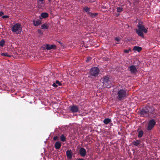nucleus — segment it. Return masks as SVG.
Listing matches in <instances>:
<instances>
[{"label":"nucleus","mask_w":160,"mask_h":160,"mask_svg":"<svg viewBox=\"0 0 160 160\" xmlns=\"http://www.w3.org/2000/svg\"><path fill=\"white\" fill-rule=\"evenodd\" d=\"M123 8L122 7H118L117 8V11L118 12H120L123 11Z\"/></svg>","instance_id":"nucleus-23"},{"label":"nucleus","mask_w":160,"mask_h":160,"mask_svg":"<svg viewBox=\"0 0 160 160\" xmlns=\"http://www.w3.org/2000/svg\"><path fill=\"white\" fill-rule=\"evenodd\" d=\"M88 14L89 16H91L92 18L95 17L97 15V13H92L90 12H88Z\"/></svg>","instance_id":"nucleus-19"},{"label":"nucleus","mask_w":160,"mask_h":160,"mask_svg":"<svg viewBox=\"0 0 160 160\" xmlns=\"http://www.w3.org/2000/svg\"><path fill=\"white\" fill-rule=\"evenodd\" d=\"M90 60V58H87V59L86 60V62H88Z\"/></svg>","instance_id":"nucleus-36"},{"label":"nucleus","mask_w":160,"mask_h":160,"mask_svg":"<svg viewBox=\"0 0 160 160\" xmlns=\"http://www.w3.org/2000/svg\"><path fill=\"white\" fill-rule=\"evenodd\" d=\"M11 30L13 32L17 34H20L22 32V28L20 24L16 23L12 26Z\"/></svg>","instance_id":"nucleus-3"},{"label":"nucleus","mask_w":160,"mask_h":160,"mask_svg":"<svg viewBox=\"0 0 160 160\" xmlns=\"http://www.w3.org/2000/svg\"><path fill=\"white\" fill-rule=\"evenodd\" d=\"M84 9L86 12H88L89 11V8H88V7H85L84 8Z\"/></svg>","instance_id":"nucleus-28"},{"label":"nucleus","mask_w":160,"mask_h":160,"mask_svg":"<svg viewBox=\"0 0 160 160\" xmlns=\"http://www.w3.org/2000/svg\"><path fill=\"white\" fill-rule=\"evenodd\" d=\"M142 50V48L139 46H134L133 48V50L134 51H137L138 52H140Z\"/></svg>","instance_id":"nucleus-16"},{"label":"nucleus","mask_w":160,"mask_h":160,"mask_svg":"<svg viewBox=\"0 0 160 160\" xmlns=\"http://www.w3.org/2000/svg\"><path fill=\"white\" fill-rule=\"evenodd\" d=\"M116 99L119 101L125 99L128 95V91L127 90L121 89L117 91Z\"/></svg>","instance_id":"nucleus-1"},{"label":"nucleus","mask_w":160,"mask_h":160,"mask_svg":"<svg viewBox=\"0 0 160 160\" xmlns=\"http://www.w3.org/2000/svg\"><path fill=\"white\" fill-rule=\"evenodd\" d=\"M53 139L55 141L58 140V137L57 136H55L53 138Z\"/></svg>","instance_id":"nucleus-31"},{"label":"nucleus","mask_w":160,"mask_h":160,"mask_svg":"<svg viewBox=\"0 0 160 160\" xmlns=\"http://www.w3.org/2000/svg\"><path fill=\"white\" fill-rule=\"evenodd\" d=\"M43 18H45L48 17V14L46 12L42 13L40 16Z\"/></svg>","instance_id":"nucleus-20"},{"label":"nucleus","mask_w":160,"mask_h":160,"mask_svg":"<svg viewBox=\"0 0 160 160\" xmlns=\"http://www.w3.org/2000/svg\"><path fill=\"white\" fill-rule=\"evenodd\" d=\"M128 68L132 73L136 74L137 72V69L136 67L134 65H132L130 66Z\"/></svg>","instance_id":"nucleus-9"},{"label":"nucleus","mask_w":160,"mask_h":160,"mask_svg":"<svg viewBox=\"0 0 160 160\" xmlns=\"http://www.w3.org/2000/svg\"><path fill=\"white\" fill-rule=\"evenodd\" d=\"M70 111L72 113L77 112H78L79 107L76 105H73L69 107Z\"/></svg>","instance_id":"nucleus-7"},{"label":"nucleus","mask_w":160,"mask_h":160,"mask_svg":"<svg viewBox=\"0 0 160 160\" xmlns=\"http://www.w3.org/2000/svg\"><path fill=\"white\" fill-rule=\"evenodd\" d=\"M146 108L147 110H148V113H153V111L154 110V108H153V107L148 106L147 108Z\"/></svg>","instance_id":"nucleus-17"},{"label":"nucleus","mask_w":160,"mask_h":160,"mask_svg":"<svg viewBox=\"0 0 160 160\" xmlns=\"http://www.w3.org/2000/svg\"><path fill=\"white\" fill-rule=\"evenodd\" d=\"M156 121L153 119L150 120L148 122L147 130L148 131L151 130L156 124Z\"/></svg>","instance_id":"nucleus-6"},{"label":"nucleus","mask_w":160,"mask_h":160,"mask_svg":"<svg viewBox=\"0 0 160 160\" xmlns=\"http://www.w3.org/2000/svg\"><path fill=\"white\" fill-rule=\"evenodd\" d=\"M41 28L42 29H47L48 28V27L47 25L44 24L41 26Z\"/></svg>","instance_id":"nucleus-26"},{"label":"nucleus","mask_w":160,"mask_h":160,"mask_svg":"<svg viewBox=\"0 0 160 160\" xmlns=\"http://www.w3.org/2000/svg\"><path fill=\"white\" fill-rule=\"evenodd\" d=\"M56 84H58L59 85H62V84L61 82H59V81H58V80H56Z\"/></svg>","instance_id":"nucleus-29"},{"label":"nucleus","mask_w":160,"mask_h":160,"mask_svg":"<svg viewBox=\"0 0 160 160\" xmlns=\"http://www.w3.org/2000/svg\"><path fill=\"white\" fill-rule=\"evenodd\" d=\"M102 81L103 83V87L104 88H110L111 87L112 84L109 80V78L108 77L106 76L102 78Z\"/></svg>","instance_id":"nucleus-4"},{"label":"nucleus","mask_w":160,"mask_h":160,"mask_svg":"<svg viewBox=\"0 0 160 160\" xmlns=\"http://www.w3.org/2000/svg\"><path fill=\"white\" fill-rule=\"evenodd\" d=\"M131 51V49H129L128 50H124V52L126 53H128L130 52Z\"/></svg>","instance_id":"nucleus-27"},{"label":"nucleus","mask_w":160,"mask_h":160,"mask_svg":"<svg viewBox=\"0 0 160 160\" xmlns=\"http://www.w3.org/2000/svg\"><path fill=\"white\" fill-rule=\"evenodd\" d=\"M73 153L71 150H68L66 151V155L68 158L69 159H71Z\"/></svg>","instance_id":"nucleus-13"},{"label":"nucleus","mask_w":160,"mask_h":160,"mask_svg":"<svg viewBox=\"0 0 160 160\" xmlns=\"http://www.w3.org/2000/svg\"><path fill=\"white\" fill-rule=\"evenodd\" d=\"M79 153L81 156L82 157H85L86 153L85 149L83 148H81L79 150Z\"/></svg>","instance_id":"nucleus-10"},{"label":"nucleus","mask_w":160,"mask_h":160,"mask_svg":"<svg viewBox=\"0 0 160 160\" xmlns=\"http://www.w3.org/2000/svg\"><path fill=\"white\" fill-rule=\"evenodd\" d=\"M141 142L139 140L133 141L132 143V144L139 147V146Z\"/></svg>","instance_id":"nucleus-14"},{"label":"nucleus","mask_w":160,"mask_h":160,"mask_svg":"<svg viewBox=\"0 0 160 160\" xmlns=\"http://www.w3.org/2000/svg\"><path fill=\"white\" fill-rule=\"evenodd\" d=\"M33 23L35 26H37L41 24V20L40 19H35L33 20Z\"/></svg>","instance_id":"nucleus-12"},{"label":"nucleus","mask_w":160,"mask_h":160,"mask_svg":"<svg viewBox=\"0 0 160 160\" xmlns=\"http://www.w3.org/2000/svg\"><path fill=\"white\" fill-rule=\"evenodd\" d=\"M39 1L41 2H42V1H43L44 0H39Z\"/></svg>","instance_id":"nucleus-38"},{"label":"nucleus","mask_w":160,"mask_h":160,"mask_svg":"<svg viewBox=\"0 0 160 160\" xmlns=\"http://www.w3.org/2000/svg\"><path fill=\"white\" fill-rule=\"evenodd\" d=\"M61 146V143L60 142H56L54 145V147L56 149H59Z\"/></svg>","instance_id":"nucleus-15"},{"label":"nucleus","mask_w":160,"mask_h":160,"mask_svg":"<svg viewBox=\"0 0 160 160\" xmlns=\"http://www.w3.org/2000/svg\"><path fill=\"white\" fill-rule=\"evenodd\" d=\"M78 160H85L84 159L79 158Z\"/></svg>","instance_id":"nucleus-37"},{"label":"nucleus","mask_w":160,"mask_h":160,"mask_svg":"<svg viewBox=\"0 0 160 160\" xmlns=\"http://www.w3.org/2000/svg\"><path fill=\"white\" fill-rule=\"evenodd\" d=\"M111 121V119L108 118H105L103 120V122L105 124H108Z\"/></svg>","instance_id":"nucleus-18"},{"label":"nucleus","mask_w":160,"mask_h":160,"mask_svg":"<svg viewBox=\"0 0 160 160\" xmlns=\"http://www.w3.org/2000/svg\"><path fill=\"white\" fill-rule=\"evenodd\" d=\"M1 55L2 56H5V57H10L11 56L10 55H8V54L7 53H2L1 54Z\"/></svg>","instance_id":"nucleus-25"},{"label":"nucleus","mask_w":160,"mask_h":160,"mask_svg":"<svg viewBox=\"0 0 160 160\" xmlns=\"http://www.w3.org/2000/svg\"><path fill=\"white\" fill-rule=\"evenodd\" d=\"M5 43V41L4 40L2 39L0 41V46L1 47H3Z\"/></svg>","instance_id":"nucleus-24"},{"label":"nucleus","mask_w":160,"mask_h":160,"mask_svg":"<svg viewBox=\"0 0 160 160\" xmlns=\"http://www.w3.org/2000/svg\"><path fill=\"white\" fill-rule=\"evenodd\" d=\"M146 108L142 109L140 111V114L142 117H148L149 116L148 111Z\"/></svg>","instance_id":"nucleus-8"},{"label":"nucleus","mask_w":160,"mask_h":160,"mask_svg":"<svg viewBox=\"0 0 160 160\" xmlns=\"http://www.w3.org/2000/svg\"><path fill=\"white\" fill-rule=\"evenodd\" d=\"M60 139L62 142H64L66 141V137L64 134H62L60 137Z\"/></svg>","instance_id":"nucleus-21"},{"label":"nucleus","mask_w":160,"mask_h":160,"mask_svg":"<svg viewBox=\"0 0 160 160\" xmlns=\"http://www.w3.org/2000/svg\"><path fill=\"white\" fill-rule=\"evenodd\" d=\"M99 72L100 70L98 68L94 67L91 69L89 74L93 77H96L99 74Z\"/></svg>","instance_id":"nucleus-5"},{"label":"nucleus","mask_w":160,"mask_h":160,"mask_svg":"<svg viewBox=\"0 0 160 160\" xmlns=\"http://www.w3.org/2000/svg\"><path fill=\"white\" fill-rule=\"evenodd\" d=\"M52 86L55 87H57V86H58V85H57L56 84V83H54L52 85Z\"/></svg>","instance_id":"nucleus-34"},{"label":"nucleus","mask_w":160,"mask_h":160,"mask_svg":"<svg viewBox=\"0 0 160 160\" xmlns=\"http://www.w3.org/2000/svg\"><path fill=\"white\" fill-rule=\"evenodd\" d=\"M143 133V132L142 130L139 131L138 133V137L139 138H141L142 136Z\"/></svg>","instance_id":"nucleus-22"},{"label":"nucleus","mask_w":160,"mask_h":160,"mask_svg":"<svg viewBox=\"0 0 160 160\" xmlns=\"http://www.w3.org/2000/svg\"><path fill=\"white\" fill-rule=\"evenodd\" d=\"M45 48L47 50H49L52 49H56V46L55 45H49V44H46L45 46Z\"/></svg>","instance_id":"nucleus-11"},{"label":"nucleus","mask_w":160,"mask_h":160,"mask_svg":"<svg viewBox=\"0 0 160 160\" xmlns=\"http://www.w3.org/2000/svg\"><path fill=\"white\" fill-rule=\"evenodd\" d=\"M2 18H8V16H7V15H4V16H3L2 17Z\"/></svg>","instance_id":"nucleus-33"},{"label":"nucleus","mask_w":160,"mask_h":160,"mask_svg":"<svg viewBox=\"0 0 160 160\" xmlns=\"http://www.w3.org/2000/svg\"><path fill=\"white\" fill-rule=\"evenodd\" d=\"M4 14L3 12H0V16H2Z\"/></svg>","instance_id":"nucleus-35"},{"label":"nucleus","mask_w":160,"mask_h":160,"mask_svg":"<svg viewBox=\"0 0 160 160\" xmlns=\"http://www.w3.org/2000/svg\"><path fill=\"white\" fill-rule=\"evenodd\" d=\"M115 40L118 42H119L120 41L121 38L119 37H116L115 38Z\"/></svg>","instance_id":"nucleus-30"},{"label":"nucleus","mask_w":160,"mask_h":160,"mask_svg":"<svg viewBox=\"0 0 160 160\" xmlns=\"http://www.w3.org/2000/svg\"><path fill=\"white\" fill-rule=\"evenodd\" d=\"M138 28L136 29L137 33L140 36L143 38V32L147 33V30L145 28L142 22H139L137 25Z\"/></svg>","instance_id":"nucleus-2"},{"label":"nucleus","mask_w":160,"mask_h":160,"mask_svg":"<svg viewBox=\"0 0 160 160\" xmlns=\"http://www.w3.org/2000/svg\"><path fill=\"white\" fill-rule=\"evenodd\" d=\"M38 32L39 33L42 34V32L41 30L39 29L38 30Z\"/></svg>","instance_id":"nucleus-32"}]
</instances>
